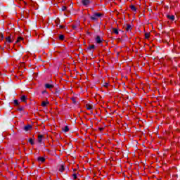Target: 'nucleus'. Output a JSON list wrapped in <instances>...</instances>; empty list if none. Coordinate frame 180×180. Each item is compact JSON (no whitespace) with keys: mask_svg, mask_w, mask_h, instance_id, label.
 <instances>
[{"mask_svg":"<svg viewBox=\"0 0 180 180\" xmlns=\"http://www.w3.org/2000/svg\"><path fill=\"white\" fill-rule=\"evenodd\" d=\"M6 43H13V35L10 34V36L6 37Z\"/></svg>","mask_w":180,"mask_h":180,"instance_id":"nucleus-1","label":"nucleus"},{"mask_svg":"<svg viewBox=\"0 0 180 180\" xmlns=\"http://www.w3.org/2000/svg\"><path fill=\"white\" fill-rule=\"evenodd\" d=\"M103 41V39L100 36H97L96 37V42L97 43V44H102Z\"/></svg>","mask_w":180,"mask_h":180,"instance_id":"nucleus-2","label":"nucleus"},{"mask_svg":"<svg viewBox=\"0 0 180 180\" xmlns=\"http://www.w3.org/2000/svg\"><path fill=\"white\" fill-rule=\"evenodd\" d=\"M82 4L84 5V6H88V5L90 4V1L89 0H82Z\"/></svg>","mask_w":180,"mask_h":180,"instance_id":"nucleus-3","label":"nucleus"},{"mask_svg":"<svg viewBox=\"0 0 180 180\" xmlns=\"http://www.w3.org/2000/svg\"><path fill=\"white\" fill-rule=\"evenodd\" d=\"M50 104V102L49 101H42L41 106H42L43 108H46L48 105Z\"/></svg>","mask_w":180,"mask_h":180,"instance_id":"nucleus-4","label":"nucleus"},{"mask_svg":"<svg viewBox=\"0 0 180 180\" xmlns=\"http://www.w3.org/2000/svg\"><path fill=\"white\" fill-rule=\"evenodd\" d=\"M45 88H46L47 89H52V88H54V85L51 84H46Z\"/></svg>","mask_w":180,"mask_h":180,"instance_id":"nucleus-5","label":"nucleus"},{"mask_svg":"<svg viewBox=\"0 0 180 180\" xmlns=\"http://www.w3.org/2000/svg\"><path fill=\"white\" fill-rule=\"evenodd\" d=\"M167 19L169 20H175V15H167Z\"/></svg>","mask_w":180,"mask_h":180,"instance_id":"nucleus-6","label":"nucleus"},{"mask_svg":"<svg viewBox=\"0 0 180 180\" xmlns=\"http://www.w3.org/2000/svg\"><path fill=\"white\" fill-rule=\"evenodd\" d=\"M32 129V125H26L25 127H24V130L25 131H29V130H31Z\"/></svg>","mask_w":180,"mask_h":180,"instance_id":"nucleus-7","label":"nucleus"},{"mask_svg":"<svg viewBox=\"0 0 180 180\" xmlns=\"http://www.w3.org/2000/svg\"><path fill=\"white\" fill-rule=\"evenodd\" d=\"M126 30H127V32H131V26L130 25H127Z\"/></svg>","mask_w":180,"mask_h":180,"instance_id":"nucleus-8","label":"nucleus"},{"mask_svg":"<svg viewBox=\"0 0 180 180\" xmlns=\"http://www.w3.org/2000/svg\"><path fill=\"white\" fill-rule=\"evenodd\" d=\"M38 161H39L40 162H44V161H46V158L43 157H39L38 158Z\"/></svg>","mask_w":180,"mask_h":180,"instance_id":"nucleus-9","label":"nucleus"},{"mask_svg":"<svg viewBox=\"0 0 180 180\" xmlns=\"http://www.w3.org/2000/svg\"><path fill=\"white\" fill-rule=\"evenodd\" d=\"M38 141L39 143H41V141H43V135L38 136Z\"/></svg>","mask_w":180,"mask_h":180,"instance_id":"nucleus-10","label":"nucleus"},{"mask_svg":"<svg viewBox=\"0 0 180 180\" xmlns=\"http://www.w3.org/2000/svg\"><path fill=\"white\" fill-rule=\"evenodd\" d=\"M27 98H26V96H22L20 98V100L22 101V102H26Z\"/></svg>","mask_w":180,"mask_h":180,"instance_id":"nucleus-11","label":"nucleus"},{"mask_svg":"<svg viewBox=\"0 0 180 180\" xmlns=\"http://www.w3.org/2000/svg\"><path fill=\"white\" fill-rule=\"evenodd\" d=\"M86 108L87 110H92V105H91L90 104H86Z\"/></svg>","mask_w":180,"mask_h":180,"instance_id":"nucleus-12","label":"nucleus"},{"mask_svg":"<svg viewBox=\"0 0 180 180\" xmlns=\"http://www.w3.org/2000/svg\"><path fill=\"white\" fill-rule=\"evenodd\" d=\"M130 9L131 11H133L134 12H136V11H137V8H136V6L131 5L130 6Z\"/></svg>","mask_w":180,"mask_h":180,"instance_id":"nucleus-13","label":"nucleus"},{"mask_svg":"<svg viewBox=\"0 0 180 180\" xmlns=\"http://www.w3.org/2000/svg\"><path fill=\"white\" fill-rule=\"evenodd\" d=\"M112 32L115 33V34H119V30L117 28H112Z\"/></svg>","mask_w":180,"mask_h":180,"instance_id":"nucleus-14","label":"nucleus"},{"mask_svg":"<svg viewBox=\"0 0 180 180\" xmlns=\"http://www.w3.org/2000/svg\"><path fill=\"white\" fill-rule=\"evenodd\" d=\"M94 15L96 16L97 19H98V18H101V16H102L103 14L101 13H96Z\"/></svg>","mask_w":180,"mask_h":180,"instance_id":"nucleus-15","label":"nucleus"},{"mask_svg":"<svg viewBox=\"0 0 180 180\" xmlns=\"http://www.w3.org/2000/svg\"><path fill=\"white\" fill-rule=\"evenodd\" d=\"M91 20H98V18L95 15V14H94L91 17Z\"/></svg>","mask_w":180,"mask_h":180,"instance_id":"nucleus-16","label":"nucleus"},{"mask_svg":"<svg viewBox=\"0 0 180 180\" xmlns=\"http://www.w3.org/2000/svg\"><path fill=\"white\" fill-rule=\"evenodd\" d=\"M87 49L88 50H94V49H95V45H89Z\"/></svg>","mask_w":180,"mask_h":180,"instance_id":"nucleus-17","label":"nucleus"},{"mask_svg":"<svg viewBox=\"0 0 180 180\" xmlns=\"http://www.w3.org/2000/svg\"><path fill=\"white\" fill-rule=\"evenodd\" d=\"M150 32L145 33V39H150Z\"/></svg>","mask_w":180,"mask_h":180,"instance_id":"nucleus-18","label":"nucleus"},{"mask_svg":"<svg viewBox=\"0 0 180 180\" xmlns=\"http://www.w3.org/2000/svg\"><path fill=\"white\" fill-rule=\"evenodd\" d=\"M70 129L68 128V127L65 126L63 129V131H65V133H67V131H69Z\"/></svg>","mask_w":180,"mask_h":180,"instance_id":"nucleus-19","label":"nucleus"},{"mask_svg":"<svg viewBox=\"0 0 180 180\" xmlns=\"http://www.w3.org/2000/svg\"><path fill=\"white\" fill-rule=\"evenodd\" d=\"M23 40V38L22 37H19L16 41V43H19V41H22Z\"/></svg>","mask_w":180,"mask_h":180,"instance_id":"nucleus-20","label":"nucleus"},{"mask_svg":"<svg viewBox=\"0 0 180 180\" xmlns=\"http://www.w3.org/2000/svg\"><path fill=\"white\" fill-rule=\"evenodd\" d=\"M15 106H19V101L18 100H14Z\"/></svg>","mask_w":180,"mask_h":180,"instance_id":"nucleus-21","label":"nucleus"},{"mask_svg":"<svg viewBox=\"0 0 180 180\" xmlns=\"http://www.w3.org/2000/svg\"><path fill=\"white\" fill-rule=\"evenodd\" d=\"M60 172H64V166L61 165L60 167L59 168Z\"/></svg>","mask_w":180,"mask_h":180,"instance_id":"nucleus-22","label":"nucleus"},{"mask_svg":"<svg viewBox=\"0 0 180 180\" xmlns=\"http://www.w3.org/2000/svg\"><path fill=\"white\" fill-rule=\"evenodd\" d=\"M24 109L25 108L23 107H20L18 108V110H19V112H23Z\"/></svg>","mask_w":180,"mask_h":180,"instance_id":"nucleus-23","label":"nucleus"},{"mask_svg":"<svg viewBox=\"0 0 180 180\" xmlns=\"http://www.w3.org/2000/svg\"><path fill=\"white\" fill-rule=\"evenodd\" d=\"M29 142L30 143V144L32 146H33V144H34V142L33 141V139H30Z\"/></svg>","mask_w":180,"mask_h":180,"instance_id":"nucleus-24","label":"nucleus"},{"mask_svg":"<svg viewBox=\"0 0 180 180\" xmlns=\"http://www.w3.org/2000/svg\"><path fill=\"white\" fill-rule=\"evenodd\" d=\"M59 40H64V35H60L59 36Z\"/></svg>","mask_w":180,"mask_h":180,"instance_id":"nucleus-25","label":"nucleus"},{"mask_svg":"<svg viewBox=\"0 0 180 180\" xmlns=\"http://www.w3.org/2000/svg\"><path fill=\"white\" fill-rule=\"evenodd\" d=\"M103 86H104L105 88H108V86H109V83H105L104 85H103Z\"/></svg>","mask_w":180,"mask_h":180,"instance_id":"nucleus-26","label":"nucleus"},{"mask_svg":"<svg viewBox=\"0 0 180 180\" xmlns=\"http://www.w3.org/2000/svg\"><path fill=\"white\" fill-rule=\"evenodd\" d=\"M0 40H4V34H0Z\"/></svg>","mask_w":180,"mask_h":180,"instance_id":"nucleus-27","label":"nucleus"},{"mask_svg":"<svg viewBox=\"0 0 180 180\" xmlns=\"http://www.w3.org/2000/svg\"><path fill=\"white\" fill-rule=\"evenodd\" d=\"M73 179H77V174H72Z\"/></svg>","mask_w":180,"mask_h":180,"instance_id":"nucleus-28","label":"nucleus"},{"mask_svg":"<svg viewBox=\"0 0 180 180\" xmlns=\"http://www.w3.org/2000/svg\"><path fill=\"white\" fill-rule=\"evenodd\" d=\"M72 29L75 30V29H77V25H72Z\"/></svg>","mask_w":180,"mask_h":180,"instance_id":"nucleus-29","label":"nucleus"},{"mask_svg":"<svg viewBox=\"0 0 180 180\" xmlns=\"http://www.w3.org/2000/svg\"><path fill=\"white\" fill-rule=\"evenodd\" d=\"M66 9H67V7H65V6H63V7H62V11H65Z\"/></svg>","mask_w":180,"mask_h":180,"instance_id":"nucleus-30","label":"nucleus"},{"mask_svg":"<svg viewBox=\"0 0 180 180\" xmlns=\"http://www.w3.org/2000/svg\"><path fill=\"white\" fill-rule=\"evenodd\" d=\"M60 29H64V26L60 25Z\"/></svg>","mask_w":180,"mask_h":180,"instance_id":"nucleus-31","label":"nucleus"},{"mask_svg":"<svg viewBox=\"0 0 180 180\" xmlns=\"http://www.w3.org/2000/svg\"><path fill=\"white\" fill-rule=\"evenodd\" d=\"M100 130H102V128H100Z\"/></svg>","mask_w":180,"mask_h":180,"instance_id":"nucleus-32","label":"nucleus"}]
</instances>
